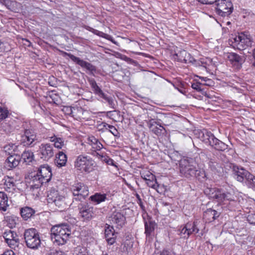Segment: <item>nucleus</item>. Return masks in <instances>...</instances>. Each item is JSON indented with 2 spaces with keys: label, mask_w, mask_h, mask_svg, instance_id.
<instances>
[{
  "label": "nucleus",
  "mask_w": 255,
  "mask_h": 255,
  "mask_svg": "<svg viewBox=\"0 0 255 255\" xmlns=\"http://www.w3.org/2000/svg\"><path fill=\"white\" fill-rule=\"evenodd\" d=\"M47 197L48 202L54 203L57 210L63 211L68 207L65 197L60 195L55 189H51L49 191Z\"/></svg>",
  "instance_id": "423d86ee"
},
{
  "label": "nucleus",
  "mask_w": 255,
  "mask_h": 255,
  "mask_svg": "<svg viewBox=\"0 0 255 255\" xmlns=\"http://www.w3.org/2000/svg\"><path fill=\"white\" fill-rule=\"evenodd\" d=\"M79 215L84 220H91L94 215V208L87 204L80 203L78 205Z\"/></svg>",
  "instance_id": "9d476101"
},
{
  "label": "nucleus",
  "mask_w": 255,
  "mask_h": 255,
  "mask_svg": "<svg viewBox=\"0 0 255 255\" xmlns=\"http://www.w3.org/2000/svg\"><path fill=\"white\" fill-rule=\"evenodd\" d=\"M146 181V184L149 187L157 190V188L159 186V185L157 184L156 179L147 180Z\"/></svg>",
  "instance_id": "a18cd8bd"
},
{
  "label": "nucleus",
  "mask_w": 255,
  "mask_h": 255,
  "mask_svg": "<svg viewBox=\"0 0 255 255\" xmlns=\"http://www.w3.org/2000/svg\"><path fill=\"white\" fill-rule=\"evenodd\" d=\"M20 160V156L16 154L11 155L6 159L5 162V166L8 170L16 167Z\"/></svg>",
  "instance_id": "4be33fe9"
},
{
  "label": "nucleus",
  "mask_w": 255,
  "mask_h": 255,
  "mask_svg": "<svg viewBox=\"0 0 255 255\" xmlns=\"http://www.w3.org/2000/svg\"><path fill=\"white\" fill-rule=\"evenodd\" d=\"M199 78L200 79H201L202 80H203L205 82H209L210 83H212V81L211 79H208L206 77H200Z\"/></svg>",
  "instance_id": "69168bd1"
},
{
  "label": "nucleus",
  "mask_w": 255,
  "mask_h": 255,
  "mask_svg": "<svg viewBox=\"0 0 255 255\" xmlns=\"http://www.w3.org/2000/svg\"><path fill=\"white\" fill-rule=\"evenodd\" d=\"M93 32L99 36H101L102 37H104L105 38H110V35H108L107 34H106L103 32L98 31L97 30H94Z\"/></svg>",
  "instance_id": "8fccbe9b"
},
{
  "label": "nucleus",
  "mask_w": 255,
  "mask_h": 255,
  "mask_svg": "<svg viewBox=\"0 0 255 255\" xmlns=\"http://www.w3.org/2000/svg\"><path fill=\"white\" fill-rule=\"evenodd\" d=\"M230 40L233 47L240 50L245 49L249 46H251L252 44V41L250 36L242 33L239 34L238 35H236Z\"/></svg>",
  "instance_id": "0eeeda50"
},
{
  "label": "nucleus",
  "mask_w": 255,
  "mask_h": 255,
  "mask_svg": "<svg viewBox=\"0 0 255 255\" xmlns=\"http://www.w3.org/2000/svg\"><path fill=\"white\" fill-rule=\"evenodd\" d=\"M201 157H206L209 160L208 166L209 168L214 173H217L220 172L222 169V166L220 163H219L217 160L216 157L213 156L211 157V154L205 152H201L200 154Z\"/></svg>",
  "instance_id": "2eb2a0df"
},
{
  "label": "nucleus",
  "mask_w": 255,
  "mask_h": 255,
  "mask_svg": "<svg viewBox=\"0 0 255 255\" xmlns=\"http://www.w3.org/2000/svg\"><path fill=\"white\" fill-rule=\"evenodd\" d=\"M141 177L145 181L155 180V176L149 171L143 172L141 173Z\"/></svg>",
  "instance_id": "a19ab883"
},
{
  "label": "nucleus",
  "mask_w": 255,
  "mask_h": 255,
  "mask_svg": "<svg viewBox=\"0 0 255 255\" xmlns=\"http://www.w3.org/2000/svg\"><path fill=\"white\" fill-rule=\"evenodd\" d=\"M8 110L5 108L0 107V121L5 119L7 117Z\"/></svg>",
  "instance_id": "c03bdc74"
},
{
  "label": "nucleus",
  "mask_w": 255,
  "mask_h": 255,
  "mask_svg": "<svg viewBox=\"0 0 255 255\" xmlns=\"http://www.w3.org/2000/svg\"><path fill=\"white\" fill-rule=\"evenodd\" d=\"M152 255H168L167 252H163L162 253H154Z\"/></svg>",
  "instance_id": "338daca9"
},
{
  "label": "nucleus",
  "mask_w": 255,
  "mask_h": 255,
  "mask_svg": "<svg viewBox=\"0 0 255 255\" xmlns=\"http://www.w3.org/2000/svg\"><path fill=\"white\" fill-rule=\"evenodd\" d=\"M200 136L203 141L208 143L217 150L225 151L228 149V145L217 138L211 132L205 130V132H202Z\"/></svg>",
  "instance_id": "f03ea898"
},
{
  "label": "nucleus",
  "mask_w": 255,
  "mask_h": 255,
  "mask_svg": "<svg viewBox=\"0 0 255 255\" xmlns=\"http://www.w3.org/2000/svg\"><path fill=\"white\" fill-rule=\"evenodd\" d=\"M1 255H15V254L12 250H7V251H6Z\"/></svg>",
  "instance_id": "bf43d9fd"
},
{
  "label": "nucleus",
  "mask_w": 255,
  "mask_h": 255,
  "mask_svg": "<svg viewBox=\"0 0 255 255\" xmlns=\"http://www.w3.org/2000/svg\"><path fill=\"white\" fill-rule=\"evenodd\" d=\"M67 161V157L63 151H59L56 154L55 163L58 167H61L66 165Z\"/></svg>",
  "instance_id": "b1692460"
},
{
  "label": "nucleus",
  "mask_w": 255,
  "mask_h": 255,
  "mask_svg": "<svg viewBox=\"0 0 255 255\" xmlns=\"http://www.w3.org/2000/svg\"><path fill=\"white\" fill-rule=\"evenodd\" d=\"M34 213L35 211L31 208L28 207L22 208L20 210L21 217L25 220H27L31 217Z\"/></svg>",
  "instance_id": "c756f323"
},
{
  "label": "nucleus",
  "mask_w": 255,
  "mask_h": 255,
  "mask_svg": "<svg viewBox=\"0 0 255 255\" xmlns=\"http://www.w3.org/2000/svg\"><path fill=\"white\" fill-rule=\"evenodd\" d=\"M190 54L188 53H186L185 60H184L183 62L187 63H188L189 59H190Z\"/></svg>",
  "instance_id": "052dcab7"
},
{
  "label": "nucleus",
  "mask_w": 255,
  "mask_h": 255,
  "mask_svg": "<svg viewBox=\"0 0 255 255\" xmlns=\"http://www.w3.org/2000/svg\"><path fill=\"white\" fill-rule=\"evenodd\" d=\"M36 172L40 177H43L45 183L49 182L52 176L51 168L48 165H41Z\"/></svg>",
  "instance_id": "6ab92c4d"
},
{
  "label": "nucleus",
  "mask_w": 255,
  "mask_h": 255,
  "mask_svg": "<svg viewBox=\"0 0 255 255\" xmlns=\"http://www.w3.org/2000/svg\"><path fill=\"white\" fill-rule=\"evenodd\" d=\"M65 54L68 56L73 62L79 65L83 68H86L87 70L89 71L92 74L96 71V68L95 66L91 63L81 59L80 58L75 56L71 53L65 52Z\"/></svg>",
  "instance_id": "dca6fc26"
},
{
  "label": "nucleus",
  "mask_w": 255,
  "mask_h": 255,
  "mask_svg": "<svg viewBox=\"0 0 255 255\" xmlns=\"http://www.w3.org/2000/svg\"><path fill=\"white\" fill-rule=\"evenodd\" d=\"M100 97L103 98L105 100H106L108 102L109 105L113 106V105L114 104L113 100L112 98L110 97H108L104 93L103 95H100Z\"/></svg>",
  "instance_id": "3c124183"
},
{
  "label": "nucleus",
  "mask_w": 255,
  "mask_h": 255,
  "mask_svg": "<svg viewBox=\"0 0 255 255\" xmlns=\"http://www.w3.org/2000/svg\"><path fill=\"white\" fill-rule=\"evenodd\" d=\"M177 233L182 238H188L190 236L186 225L183 228L178 230Z\"/></svg>",
  "instance_id": "ea45409f"
},
{
  "label": "nucleus",
  "mask_w": 255,
  "mask_h": 255,
  "mask_svg": "<svg viewBox=\"0 0 255 255\" xmlns=\"http://www.w3.org/2000/svg\"><path fill=\"white\" fill-rule=\"evenodd\" d=\"M108 159V160H107V163L108 164L115 166L114 161L112 159L109 158V159Z\"/></svg>",
  "instance_id": "680f3d73"
},
{
  "label": "nucleus",
  "mask_w": 255,
  "mask_h": 255,
  "mask_svg": "<svg viewBox=\"0 0 255 255\" xmlns=\"http://www.w3.org/2000/svg\"><path fill=\"white\" fill-rule=\"evenodd\" d=\"M227 58L237 68H240L242 64L244 62L243 57L239 56L235 53H229L227 54Z\"/></svg>",
  "instance_id": "aec40b11"
},
{
  "label": "nucleus",
  "mask_w": 255,
  "mask_h": 255,
  "mask_svg": "<svg viewBox=\"0 0 255 255\" xmlns=\"http://www.w3.org/2000/svg\"><path fill=\"white\" fill-rule=\"evenodd\" d=\"M109 128H110L109 131L114 135V136H117L119 134L118 130L116 129V128L113 126L111 125L110 126H109Z\"/></svg>",
  "instance_id": "6e6d98bb"
},
{
  "label": "nucleus",
  "mask_w": 255,
  "mask_h": 255,
  "mask_svg": "<svg viewBox=\"0 0 255 255\" xmlns=\"http://www.w3.org/2000/svg\"><path fill=\"white\" fill-rule=\"evenodd\" d=\"M4 188L8 192H12L15 189V184L14 179L12 177H6L4 178Z\"/></svg>",
  "instance_id": "a878e982"
},
{
  "label": "nucleus",
  "mask_w": 255,
  "mask_h": 255,
  "mask_svg": "<svg viewBox=\"0 0 255 255\" xmlns=\"http://www.w3.org/2000/svg\"><path fill=\"white\" fill-rule=\"evenodd\" d=\"M11 1L9 0H0V2L5 5H7Z\"/></svg>",
  "instance_id": "e2e57ef3"
},
{
  "label": "nucleus",
  "mask_w": 255,
  "mask_h": 255,
  "mask_svg": "<svg viewBox=\"0 0 255 255\" xmlns=\"http://www.w3.org/2000/svg\"><path fill=\"white\" fill-rule=\"evenodd\" d=\"M233 171L234 178L237 181L242 182L246 180L248 175L250 173L243 167L238 166H233Z\"/></svg>",
  "instance_id": "f3484780"
},
{
  "label": "nucleus",
  "mask_w": 255,
  "mask_h": 255,
  "mask_svg": "<svg viewBox=\"0 0 255 255\" xmlns=\"http://www.w3.org/2000/svg\"><path fill=\"white\" fill-rule=\"evenodd\" d=\"M253 57L254 61L253 62L252 65L255 67V48L253 50Z\"/></svg>",
  "instance_id": "0e129e2a"
},
{
  "label": "nucleus",
  "mask_w": 255,
  "mask_h": 255,
  "mask_svg": "<svg viewBox=\"0 0 255 255\" xmlns=\"http://www.w3.org/2000/svg\"><path fill=\"white\" fill-rule=\"evenodd\" d=\"M204 192L209 198L216 202L221 203L225 200L234 201L235 198L230 193H225L221 189L216 188H209L205 190Z\"/></svg>",
  "instance_id": "20e7f679"
},
{
  "label": "nucleus",
  "mask_w": 255,
  "mask_h": 255,
  "mask_svg": "<svg viewBox=\"0 0 255 255\" xmlns=\"http://www.w3.org/2000/svg\"><path fill=\"white\" fill-rule=\"evenodd\" d=\"M64 145V140L61 138H58V140L54 143V146L59 149H61Z\"/></svg>",
  "instance_id": "49530a36"
},
{
  "label": "nucleus",
  "mask_w": 255,
  "mask_h": 255,
  "mask_svg": "<svg viewBox=\"0 0 255 255\" xmlns=\"http://www.w3.org/2000/svg\"><path fill=\"white\" fill-rule=\"evenodd\" d=\"M71 235V231L67 224L57 225L51 229V239L56 245L65 244Z\"/></svg>",
  "instance_id": "f257e3e1"
},
{
  "label": "nucleus",
  "mask_w": 255,
  "mask_h": 255,
  "mask_svg": "<svg viewBox=\"0 0 255 255\" xmlns=\"http://www.w3.org/2000/svg\"><path fill=\"white\" fill-rule=\"evenodd\" d=\"M201 85V84L199 82L193 83H192V84H191V87L193 89L196 90V91L199 92L202 90V89L200 87Z\"/></svg>",
  "instance_id": "864d4df0"
},
{
  "label": "nucleus",
  "mask_w": 255,
  "mask_h": 255,
  "mask_svg": "<svg viewBox=\"0 0 255 255\" xmlns=\"http://www.w3.org/2000/svg\"><path fill=\"white\" fill-rule=\"evenodd\" d=\"M36 140H37L36 135L32 129L24 130V134L21 136V141L24 145L33 146Z\"/></svg>",
  "instance_id": "ddd939ff"
},
{
  "label": "nucleus",
  "mask_w": 255,
  "mask_h": 255,
  "mask_svg": "<svg viewBox=\"0 0 255 255\" xmlns=\"http://www.w3.org/2000/svg\"><path fill=\"white\" fill-rule=\"evenodd\" d=\"M69 109L70 110V115L75 119L77 120L84 119L83 116L86 111L81 107H73V108H69Z\"/></svg>",
  "instance_id": "393cba45"
},
{
  "label": "nucleus",
  "mask_w": 255,
  "mask_h": 255,
  "mask_svg": "<svg viewBox=\"0 0 255 255\" xmlns=\"http://www.w3.org/2000/svg\"><path fill=\"white\" fill-rule=\"evenodd\" d=\"M187 52L185 50H181L174 55L175 59H176L178 61L183 62L185 60V56Z\"/></svg>",
  "instance_id": "4c0bfd02"
},
{
  "label": "nucleus",
  "mask_w": 255,
  "mask_h": 255,
  "mask_svg": "<svg viewBox=\"0 0 255 255\" xmlns=\"http://www.w3.org/2000/svg\"><path fill=\"white\" fill-rule=\"evenodd\" d=\"M73 255H87L86 249L83 246H79L74 248Z\"/></svg>",
  "instance_id": "c9c22d12"
},
{
  "label": "nucleus",
  "mask_w": 255,
  "mask_h": 255,
  "mask_svg": "<svg viewBox=\"0 0 255 255\" xmlns=\"http://www.w3.org/2000/svg\"><path fill=\"white\" fill-rule=\"evenodd\" d=\"M8 206L7 195L3 192H0V210L5 211Z\"/></svg>",
  "instance_id": "c85d7f7f"
},
{
  "label": "nucleus",
  "mask_w": 255,
  "mask_h": 255,
  "mask_svg": "<svg viewBox=\"0 0 255 255\" xmlns=\"http://www.w3.org/2000/svg\"><path fill=\"white\" fill-rule=\"evenodd\" d=\"M154 125H156L157 126H159V128H161L163 130H165V128L160 125L159 122H156V121H154L153 119L149 121V128H151L153 126H154Z\"/></svg>",
  "instance_id": "09e8293b"
},
{
  "label": "nucleus",
  "mask_w": 255,
  "mask_h": 255,
  "mask_svg": "<svg viewBox=\"0 0 255 255\" xmlns=\"http://www.w3.org/2000/svg\"><path fill=\"white\" fill-rule=\"evenodd\" d=\"M106 238L108 244L110 245H113L115 242V239L114 237H109Z\"/></svg>",
  "instance_id": "13d9d810"
},
{
  "label": "nucleus",
  "mask_w": 255,
  "mask_h": 255,
  "mask_svg": "<svg viewBox=\"0 0 255 255\" xmlns=\"http://www.w3.org/2000/svg\"><path fill=\"white\" fill-rule=\"evenodd\" d=\"M112 224L117 225L118 227H122L125 223L126 217L120 211L115 210L110 217Z\"/></svg>",
  "instance_id": "a211bd4d"
},
{
  "label": "nucleus",
  "mask_w": 255,
  "mask_h": 255,
  "mask_svg": "<svg viewBox=\"0 0 255 255\" xmlns=\"http://www.w3.org/2000/svg\"><path fill=\"white\" fill-rule=\"evenodd\" d=\"M87 163V165L84 166L81 170L89 173L93 170L94 162L90 158Z\"/></svg>",
  "instance_id": "58836bf2"
},
{
  "label": "nucleus",
  "mask_w": 255,
  "mask_h": 255,
  "mask_svg": "<svg viewBox=\"0 0 255 255\" xmlns=\"http://www.w3.org/2000/svg\"><path fill=\"white\" fill-rule=\"evenodd\" d=\"M195 160L192 158H183L180 161V172L182 176L190 178L195 176L196 173Z\"/></svg>",
  "instance_id": "39448f33"
},
{
  "label": "nucleus",
  "mask_w": 255,
  "mask_h": 255,
  "mask_svg": "<svg viewBox=\"0 0 255 255\" xmlns=\"http://www.w3.org/2000/svg\"><path fill=\"white\" fill-rule=\"evenodd\" d=\"M199 2L203 4H212L215 3L217 0H197Z\"/></svg>",
  "instance_id": "4d7b16f0"
},
{
  "label": "nucleus",
  "mask_w": 255,
  "mask_h": 255,
  "mask_svg": "<svg viewBox=\"0 0 255 255\" xmlns=\"http://www.w3.org/2000/svg\"><path fill=\"white\" fill-rule=\"evenodd\" d=\"M88 82L92 88L93 91L95 94L98 95L99 96L103 95V92L101 88L98 86L96 81L92 78L88 79Z\"/></svg>",
  "instance_id": "72a5a7b5"
},
{
  "label": "nucleus",
  "mask_w": 255,
  "mask_h": 255,
  "mask_svg": "<svg viewBox=\"0 0 255 255\" xmlns=\"http://www.w3.org/2000/svg\"><path fill=\"white\" fill-rule=\"evenodd\" d=\"M247 220L251 224L255 225V214H251L248 215Z\"/></svg>",
  "instance_id": "5fc2aeb1"
},
{
  "label": "nucleus",
  "mask_w": 255,
  "mask_h": 255,
  "mask_svg": "<svg viewBox=\"0 0 255 255\" xmlns=\"http://www.w3.org/2000/svg\"><path fill=\"white\" fill-rule=\"evenodd\" d=\"M59 137H57L56 136H52L50 137V141L51 142L55 143V141H56L57 140H58Z\"/></svg>",
  "instance_id": "774afa93"
},
{
  "label": "nucleus",
  "mask_w": 255,
  "mask_h": 255,
  "mask_svg": "<svg viewBox=\"0 0 255 255\" xmlns=\"http://www.w3.org/2000/svg\"><path fill=\"white\" fill-rule=\"evenodd\" d=\"M3 128L6 132L10 133L14 130L16 128V122L14 120H10L7 122H5L3 125Z\"/></svg>",
  "instance_id": "2f4dec72"
},
{
  "label": "nucleus",
  "mask_w": 255,
  "mask_h": 255,
  "mask_svg": "<svg viewBox=\"0 0 255 255\" xmlns=\"http://www.w3.org/2000/svg\"><path fill=\"white\" fill-rule=\"evenodd\" d=\"M186 226L190 235L192 233H198L202 227L204 229H205L202 222L199 220H195L193 223H188Z\"/></svg>",
  "instance_id": "412c9836"
},
{
  "label": "nucleus",
  "mask_w": 255,
  "mask_h": 255,
  "mask_svg": "<svg viewBox=\"0 0 255 255\" xmlns=\"http://www.w3.org/2000/svg\"><path fill=\"white\" fill-rule=\"evenodd\" d=\"M24 240L27 247L32 249H37L41 245V240L38 232L34 228L25 231Z\"/></svg>",
  "instance_id": "7ed1b4c3"
},
{
  "label": "nucleus",
  "mask_w": 255,
  "mask_h": 255,
  "mask_svg": "<svg viewBox=\"0 0 255 255\" xmlns=\"http://www.w3.org/2000/svg\"><path fill=\"white\" fill-rule=\"evenodd\" d=\"M74 198L71 205L74 207L75 201L82 202L89 194L88 187L84 184L79 183L73 186L71 189Z\"/></svg>",
  "instance_id": "1a4fd4ad"
},
{
  "label": "nucleus",
  "mask_w": 255,
  "mask_h": 255,
  "mask_svg": "<svg viewBox=\"0 0 255 255\" xmlns=\"http://www.w3.org/2000/svg\"><path fill=\"white\" fill-rule=\"evenodd\" d=\"M21 159L26 164H29L34 159L33 153L29 150L24 151L21 154Z\"/></svg>",
  "instance_id": "473e14b6"
},
{
  "label": "nucleus",
  "mask_w": 255,
  "mask_h": 255,
  "mask_svg": "<svg viewBox=\"0 0 255 255\" xmlns=\"http://www.w3.org/2000/svg\"><path fill=\"white\" fill-rule=\"evenodd\" d=\"M95 156H96L99 159H100L101 160L105 161L107 163L108 159H109V157L106 155H101L98 152H95Z\"/></svg>",
  "instance_id": "603ef678"
},
{
  "label": "nucleus",
  "mask_w": 255,
  "mask_h": 255,
  "mask_svg": "<svg viewBox=\"0 0 255 255\" xmlns=\"http://www.w3.org/2000/svg\"><path fill=\"white\" fill-rule=\"evenodd\" d=\"M90 198L92 201L96 202L97 204H99L106 200V195L96 193L94 195L91 196Z\"/></svg>",
  "instance_id": "f704fd0d"
},
{
  "label": "nucleus",
  "mask_w": 255,
  "mask_h": 255,
  "mask_svg": "<svg viewBox=\"0 0 255 255\" xmlns=\"http://www.w3.org/2000/svg\"><path fill=\"white\" fill-rule=\"evenodd\" d=\"M194 177H196L198 180H201L206 177V174L204 171L198 170L196 167V173Z\"/></svg>",
  "instance_id": "37998d69"
},
{
  "label": "nucleus",
  "mask_w": 255,
  "mask_h": 255,
  "mask_svg": "<svg viewBox=\"0 0 255 255\" xmlns=\"http://www.w3.org/2000/svg\"><path fill=\"white\" fill-rule=\"evenodd\" d=\"M28 178L29 180L28 182L31 189H38L45 183L43 177H40L36 171L30 173L28 175Z\"/></svg>",
  "instance_id": "f8f14e48"
},
{
  "label": "nucleus",
  "mask_w": 255,
  "mask_h": 255,
  "mask_svg": "<svg viewBox=\"0 0 255 255\" xmlns=\"http://www.w3.org/2000/svg\"><path fill=\"white\" fill-rule=\"evenodd\" d=\"M156 224L150 219L144 222L145 234L146 236H149L152 232L154 231Z\"/></svg>",
  "instance_id": "cd10ccee"
},
{
  "label": "nucleus",
  "mask_w": 255,
  "mask_h": 255,
  "mask_svg": "<svg viewBox=\"0 0 255 255\" xmlns=\"http://www.w3.org/2000/svg\"><path fill=\"white\" fill-rule=\"evenodd\" d=\"M2 236L10 248H13L17 246L19 239L16 233L14 231L10 230H6L3 233Z\"/></svg>",
  "instance_id": "4468645a"
},
{
  "label": "nucleus",
  "mask_w": 255,
  "mask_h": 255,
  "mask_svg": "<svg viewBox=\"0 0 255 255\" xmlns=\"http://www.w3.org/2000/svg\"><path fill=\"white\" fill-rule=\"evenodd\" d=\"M216 12L222 17H228L233 10V5L230 0H217L215 3Z\"/></svg>",
  "instance_id": "6e6552de"
},
{
  "label": "nucleus",
  "mask_w": 255,
  "mask_h": 255,
  "mask_svg": "<svg viewBox=\"0 0 255 255\" xmlns=\"http://www.w3.org/2000/svg\"><path fill=\"white\" fill-rule=\"evenodd\" d=\"M39 154L41 159L48 161L54 155L52 145L49 143H42L39 146Z\"/></svg>",
  "instance_id": "9b49d317"
},
{
  "label": "nucleus",
  "mask_w": 255,
  "mask_h": 255,
  "mask_svg": "<svg viewBox=\"0 0 255 255\" xmlns=\"http://www.w3.org/2000/svg\"><path fill=\"white\" fill-rule=\"evenodd\" d=\"M114 233L115 231L114 230L113 226L108 225V226L105 229V231L106 238L111 237V236H113L114 235Z\"/></svg>",
  "instance_id": "79ce46f5"
},
{
  "label": "nucleus",
  "mask_w": 255,
  "mask_h": 255,
  "mask_svg": "<svg viewBox=\"0 0 255 255\" xmlns=\"http://www.w3.org/2000/svg\"><path fill=\"white\" fill-rule=\"evenodd\" d=\"M90 158L87 156L80 155L75 162V167L79 168L81 170L84 166V163H87Z\"/></svg>",
  "instance_id": "7c9ffc66"
},
{
  "label": "nucleus",
  "mask_w": 255,
  "mask_h": 255,
  "mask_svg": "<svg viewBox=\"0 0 255 255\" xmlns=\"http://www.w3.org/2000/svg\"><path fill=\"white\" fill-rule=\"evenodd\" d=\"M246 183L249 187L255 188V176L250 173L246 180Z\"/></svg>",
  "instance_id": "e433bc0d"
},
{
  "label": "nucleus",
  "mask_w": 255,
  "mask_h": 255,
  "mask_svg": "<svg viewBox=\"0 0 255 255\" xmlns=\"http://www.w3.org/2000/svg\"><path fill=\"white\" fill-rule=\"evenodd\" d=\"M219 216L220 213L210 208L204 212L203 218L206 222H211L219 217Z\"/></svg>",
  "instance_id": "5701e85b"
},
{
  "label": "nucleus",
  "mask_w": 255,
  "mask_h": 255,
  "mask_svg": "<svg viewBox=\"0 0 255 255\" xmlns=\"http://www.w3.org/2000/svg\"><path fill=\"white\" fill-rule=\"evenodd\" d=\"M88 141L95 152H97V150H100L103 147V145L100 141L93 136L89 137Z\"/></svg>",
  "instance_id": "bb28decb"
},
{
  "label": "nucleus",
  "mask_w": 255,
  "mask_h": 255,
  "mask_svg": "<svg viewBox=\"0 0 255 255\" xmlns=\"http://www.w3.org/2000/svg\"><path fill=\"white\" fill-rule=\"evenodd\" d=\"M150 129L151 131L157 135H160L163 130V129H162V128H158L157 127L154 126H153L152 128Z\"/></svg>",
  "instance_id": "de8ad7c7"
}]
</instances>
